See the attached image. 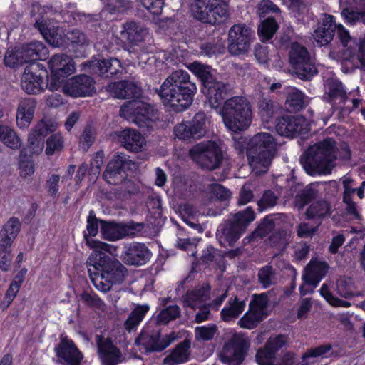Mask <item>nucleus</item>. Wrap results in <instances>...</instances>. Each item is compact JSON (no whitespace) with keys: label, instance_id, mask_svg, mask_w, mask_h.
I'll list each match as a JSON object with an SVG mask.
<instances>
[{"label":"nucleus","instance_id":"13d9d810","mask_svg":"<svg viewBox=\"0 0 365 365\" xmlns=\"http://www.w3.org/2000/svg\"><path fill=\"white\" fill-rule=\"evenodd\" d=\"M275 354L267 348L259 349L256 354V361L260 365H277Z\"/></svg>","mask_w":365,"mask_h":365},{"label":"nucleus","instance_id":"b1692460","mask_svg":"<svg viewBox=\"0 0 365 365\" xmlns=\"http://www.w3.org/2000/svg\"><path fill=\"white\" fill-rule=\"evenodd\" d=\"M151 252L143 244L133 243L125 248L122 254L123 261L129 265L140 266L150 258Z\"/></svg>","mask_w":365,"mask_h":365},{"label":"nucleus","instance_id":"412c9836","mask_svg":"<svg viewBox=\"0 0 365 365\" xmlns=\"http://www.w3.org/2000/svg\"><path fill=\"white\" fill-rule=\"evenodd\" d=\"M178 338L175 332L160 338L158 336H150L143 333L136 339L135 344L139 346L141 352L160 351L168 347Z\"/></svg>","mask_w":365,"mask_h":365},{"label":"nucleus","instance_id":"a878e982","mask_svg":"<svg viewBox=\"0 0 365 365\" xmlns=\"http://www.w3.org/2000/svg\"><path fill=\"white\" fill-rule=\"evenodd\" d=\"M227 91L226 84L219 81H215L212 83H209L202 88V92L207 96L210 107L220 110L222 102L227 97Z\"/></svg>","mask_w":365,"mask_h":365},{"label":"nucleus","instance_id":"6ab92c4d","mask_svg":"<svg viewBox=\"0 0 365 365\" xmlns=\"http://www.w3.org/2000/svg\"><path fill=\"white\" fill-rule=\"evenodd\" d=\"M40 64L33 63L26 67L21 80V86L24 91L29 94L41 93L48 83H46L43 77L38 73Z\"/></svg>","mask_w":365,"mask_h":365},{"label":"nucleus","instance_id":"8fccbe9b","mask_svg":"<svg viewBox=\"0 0 365 365\" xmlns=\"http://www.w3.org/2000/svg\"><path fill=\"white\" fill-rule=\"evenodd\" d=\"M336 289L338 294L344 298H349L355 295L353 282L350 278L340 277L336 282Z\"/></svg>","mask_w":365,"mask_h":365},{"label":"nucleus","instance_id":"f3484780","mask_svg":"<svg viewBox=\"0 0 365 365\" xmlns=\"http://www.w3.org/2000/svg\"><path fill=\"white\" fill-rule=\"evenodd\" d=\"M329 266L324 262L312 259L307 266L302 277L304 283L300 287L302 295L312 292L318 285L321 279L326 275Z\"/></svg>","mask_w":365,"mask_h":365},{"label":"nucleus","instance_id":"79ce46f5","mask_svg":"<svg viewBox=\"0 0 365 365\" xmlns=\"http://www.w3.org/2000/svg\"><path fill=\"white\" fill-rule=\"evenodd\" d=\"M245 303L242 301L234 300L232 302L225 307L222 312L221 316L224 321H230L238 317L245 309Z\"/></svg>","mask_w":365,"mask_h":365},{"label":"nucleus","instance_id":"49530a36","mask_svg":"<svg viewBox=\"0 0 365 365\" xmlns=\"http://www.w3.org/2000/svg\"><path fill=\"white\" fill-rule=\"evenodd\" d=\"M331 349V346L330 344H324L310 349L303 355L302 361L305 363L306 365L314 363V358L327 357Z\"/></svg>","mask_w":365,"mask_h":365},{"label":"nucleus","instance_id":"4d7b16f0","mask_svg":"<svg viewBox=\"0 0 365 365\" xmlns=\"http://www.w3.org/2000/svg\"><path fill=\"white\" fill-rule=\"evenodd\" d=\"M326 87L331 97L345 98L346 91L339 81L334 78L329 79L327 81Z\"/></svg>","mask_w":365,"mask_h":365},{"label":"nucleus","instance_id":"de8ad7c7","mask_svg":"<svg viewBox=\"0 0 365 365\" xmlns=\"http://www.w3.org/2000/svg\"><path fill=\"white\" fill-rule=\"evenodd\" d=\"M361 11L358 9H353L346 8L341 11V16L345 22L350 25L356 24L358 22H363L365 24V5Z\"/></svg>","mask_w":365,"mask_h":365},{"label":"nucleus","instance_id":"c9c22d12","mask_svg":"<svg viewBox=\"0 0 365 365\" xmlns=\"http://www.w3.org/2000/svg\"><path fill=\"white\" fill-rule=\"evenodd\" d=\"M190 343L183 341L180 343L173 352L164 359V363L168 365H175L184 363L189 357Z\"/></svg>","mask_w":365,"mask_h":365},{"label":"nucleus","instance_id":"2f4dec72","mask_svg":"<svg viewBox=\"0 0 365 365\" xmlns=\"http://www.w3.org/2000/svg\"><path fill=\"white\" fill-rule=\"evenodd\" d=\"M108 91L113 97L116 98H126L140 94V88L129 81L112 83L108 86Z\"/></svg>","mask_w":365,"mask_h":365},{"label":"nucleus","instance_id":"72a5a7b5","mask_svg":"<svg viewBox=\"0 0 365 365\" xmlns=\"http://www.w3.org/2000/svg\"><path fill=\"white\" fill-rule=\"evenodd\" d=\"M36 26L48 43L54 47H58L63 44L61 34L56 31L54 26H51L50 23L48 24L43 18L36 19Z\"/></svg>","mask_w":365,"mask_h":365},{"label":"nucleus","instance_id":"7c9ffc66","mask_svg":"<svg viewBox=\"0 0 365 365\" xmlns=\"http://www.w3.org/2000/svg\"><path fill=\"white\" fill-rule=\"evenodd\" d=\"M336 31L340 41L344 47V51L342 56V60L355 61V58L353 56V52L356 51L359 46L355 41L351 37L349 31L341 24H336Z\"/></svg>","mask_w":365,"mask_h":365},{"label":"nucleus","instance_id":"603ef678","mask_svg":"<svg viewBox=\"0 0 365 365\" xmlns=\"http://www.w3.org/2000/svg\"><path fill=\"white\" fill-rule=\"evenodd\" d=\"M264 317H265L263 315L250 308L249 311L239 321V324L242 327L250 329L254 328L257 324Z\"/></svg>","mask_w":365,"mask_h":365},{"label":"nucleus","instance_id":"6e6d98bb","mask_svg":"<svg viewBox=\"0 0 365 365\" xmlns=\"http://www.w3.org/2000/svg\"><path fill=\"white\" fill-rule=\"evenodd\" d=\"M180 314L178 306H170L163 309L157 317V322L159 324H165L170 321L175 319Z\"/></svg>","mask_w":365,"mask_h":365},{"label":"nucleus","instance_id":"37998d69","mask_svg":"<svg viewBox=\"0 0 365 365\" xmlns=\"http://www.w3.org/2000/svg\"><path fill=\"white\" fill-rule=\"evenodd\" d=\"M278 29V24L276 21L268 17L262 21L258 28V33L262 41L270 39Z\"/></svg>","mask_w":365,"mask_h":365},{"label":"nucleus","instance_id":"aec40b11","mask_svg":"<svg viewBox=\"0 0 365 365\" xmlns=\"http://www.w3.org/2000/svg\"><path fill=\"white\" fill-rule=\"evenodd\" d=\"M276 130L280 135L305 134L309 130L308 121L302 115H287L277 120Z\"/></svg>","mask_w":365,"mask_h":365},{"label":"nucleus","instance_id":"680f3d73","mask_svg":"<svg viewBox=\"0 0 365 365\" xmlns=\"http://www.w3.org/2000/svg\"><path fill=\"white\" fill-rule=\"evenodd\" d=\"M11 245L0 242V269L4 271H7L10 267L11 261Z\"/></svg>","mask_w":365,"mask_h":365},{"label":"nucleus","instance_id":"0eeeda50","mask_svg":"<svg viewBox=\"0 0 365 365\" xmlns=\"http://www.w3.org/2000/svg\"><path fill=\"white\" fill-rule=\"evenodd\" d=\"M249 346L250 341L244 334L229 331L225 334L224 346L218 355L219 359L227 365H240L244 360Z\"/></svg>","mask_w":365,"mask_h":365},{"label":"nucleus","instance_id":"20e7f679","mask_svg":"<svg viewBox=\"0 0 365 365\" xmlns=\"http://www.w3.org/2000/svg\"><path fill=\"white\" fill-rule=\"evenodd\" d=\"M275 150L276 142L269 133H257L250 140L247 155L250 166L256 175L268 170Z\"/></svg>","mask_w":365,"mask_h":365},{"label":"nucleus","instance_id":"4be33fe9","mask_svg":"<svg viewBox=\"0 0 365 365\" xmlns=\"http://www.w3.org/2000/svg\"><path fill=\"white\" fill-rule=\"evenodd\" d=\"M57 361L66 365H80L83 355L67 337H61V342L55 348Z\"/></svg>","mask_w":365,"mask_h":365},{"label":"nucleus","instance_id":"39448f33","mask_svg":"<svg viewBox=\"0 0 365 365\" xmlns=\"http://www.w3.org/2000/svg\"><path fill=\"white\" fill-rule=\"evenodd\" d=\"M225 127L233 133L247 130L252 120L251 106L243 97L235 96L227 100L219 110Z\"/></svg>","mask_w":365,"mask_h":365},{"label":"nucleus","instance_id":"09e8293b","mask_svg":"<svg viewBox=\"0 0 365 365\" xmlns=\"http://www.w3.org/2000/svg\"><path fill=\"white\" fill-rule=\"evenodd\" d=\"M89 273L93 285L98 290L102 292L109 291L114 284L111 281L106 279L98 271H94L93 268H91V272Z\"/></svg>","mask_w":365,"mask_h":365},{"label":"nucleus","instance_id":"f03ea898","mask_svg":"<svg viewBox=\"0 0 365 365\" xmlns=\"http://www.w3.org/2000/svg\"><path fill=\"white\" fill-rule=\"evenodd\" d=\"M57 128V123L51 120L39 121L29 135V145L20 151L18 173L24 181H30L35 173L33 155L40 154L44 148V138Z\"/></svg>","mask_w":365,"mask_h":365},{"label":"nucleus","instance_id":"338daca9","mask_svg":"<svg viewBox=\"0 0 365 365\" xmlns=\"http://www.w3.org/2000/svg\"><path fill=\"white\" fill-rule=\"evenodd\" d=\"M209 190L213 197L220 200H227L231 196L230 192L220 184L211 185Z\"/></svg>","mask_w":365,"mask_h":365},{"label":"nucleus","instance_id":"0e129e2a","mask_svg":"<svg viewBox=\"0 0 365 365\" xmlns=\"http://www.w3.org/2000/svg\"><path fill=\"white\" fill-rule=\"evenodd\" d=\"M287 343V338L284 335H274L267 340L265 346L276 354V352L285 346Z\"/></svg>","mask_w":365,"mask_h":365},{"label":"nucleus","instance_id":"e433bc0d","mask_svg":"<svg viewBox=\"0 0 365 365\" xmlns=\"http://www.w3.org/2000/svg\"><path fill=\"white\" fill-rule=\"evenodd\" d=\"M21 227L20 221L16 218H11L0 231V242L11 245L16 237Z\"/></svg>","mask_w":365,"mask_h":365},{"label":"nucleus","instance_id":"7ed1b4c3","mask_svg":"<svg viewBox=\"0 0 365 365\" xmlns=\"http://www.w3.org/2000/svg\"><path fill=\"white\" fill-rule=\"evenodd\" d=\"M86 245L93 250L86 262L88 272L93 268L115 284L123 280L126 273L125 267L119 261L106 255V252H111L110 245L86 238Z\"/></svg>","mask_w":365,"mask_h":365},{"label":"nucleus","instance_id":"3c124183","mask_svg":"<svg viewBox=\"0 0 365 365\" xmlns=\"http://www.w3.org/2000/svg\"><path fill=\"white\" fill-rule=\"evenodd\" d=\"M321 296L331 306L336 307H349L351 303L334 297L329 290L328 287L324 284L319 289Z\"/></svg>","mask_w":365,"mask_h":365},{"label":"nucleus","instance_id":"393cba45","mask_svg":"<svg viewBox=\"0 0 365 365\" xmlns=\"http://www.w3.org/2000/svg\"><path fill=\"white\" fill-rule=\"evenodd\" d=\"M336 23L331 15H324L314 30L313 37L319 46L329 43L334 36Z\"/></svg>","mask_w":365,"mask_h":365},{"label":"nucleus","instance_id":"4468645a","mask_svg":"<svg viewBox=\"0 0 365 365\" xmlns=\"http://www.w3.org/2000/svg\"><path fill=\"white\" fill-rule=\"evenodd\" d=\"M208 118L203 113H197L191 121L182 122L174 128L175 137L182 140L190 141L205 135L207 130Z\"/></svg>","mask_w":365,"mask_h":365},{"label":"nucleus","instance_id":"69168bd1","mask_svg":"<svg viewBox=\"0 0 365 365\" xmlns=\"http://www.w3.org/2000/svg\"><path fill=\"white\" fill-rule=\"evenodd\" d=\"M63 148V140L61 135H53L47 140V147L46 153L53 155L56 151L60 150Z\"/></svg>","mask_w":365,"mask_h":365},{"label":"nucleus","instance_id":"4c0bfd02","mask_svg":"<svg viewBox=\"0 0 365 365\" xmlns=\"http://www.w3.org/2000/svg\"><path fill=\"white\" fill-rule=\"evenodd\" d=\"M98 348L103 361L108 365H115L120 361V352L110 341L98 342Z\"/></svg>","mask_w":365,"mask_h":365},{"label":"nucleus","instance_id":"9b49d317","mask_svg":"<svg viewBox=\"0 0 365 365\" xmlns=\"http://www.w3.org/2000/svg\"><path fill=\"white\" fill-rule=\"evenodd\" d=\"M190 158L202 168L214 170L218 168L223 153L216 143L202 142L194 145L189 151Z\"/></svg>","mask_w":365,"mask_h":365},{"label":"nucleus","instance_id":"dca6fc26","mask_svg":"<svg viewBox=\"0 0 365 365\" xmlns=\"http://www.w3.org/2000/svg\"><path fill=\"white\" fill-rule=\"evenodd\" d=\"M209 287L203 286L199 289L187 292L185 298L186 306L195 310L199 309L195 316V322L201 323L210 319V312L208 305Z\"/></svg>","mask_w":365,"mask_h":365},{"label":"nucleus","instance_id":"f257e3e1","mask_svg":"<svg viewBox=\"0 0 365 365\" xmlns=\"http://www.w3.org/2000/svg\"><path fill=\"white\" fill-rule=\"evenodd\" d=\"M197 91L196 85L190 80V75L182 70L173 72L162 83L159 90L163 104L175 112L188 108Z\"/></svg>","mask_w":365,"mask_h":365},{"label":"nucleus","instance_id":"f704fd0d","mask_svg":"<svg viewBox=\"0 0 365 365\" xmlns=\"http://www.w3.org/2000/svg\"><path fill=\"white\" fill-rule=\"evenodd\" d=\"M305 215L307 219L322 220L330 215V206L324 200L312 202L307 207Z\"/></svg>","mask_w":365,"mask_h":365},{"label":"nucleus","instance_id":"9d476101","mask_svg":"<svg viewBox=\"0 0 365 365\" xmlns=\"http://www.w3.org/2000/svg\"><path fill=\"white\" fill-rule=\"evenodd\" d=\"M48 67L51 71L48 88L51 91L59 89L64 81L76 71L73 58L63 53L53 55L48 61Z\"/></svg>","mask_w":365,"mask_h":365},{"label":"nucleus","instance_id":"c756f323","mask_svg":"<svg viewBox=\"0 0 365 365\" xmlns=\"http://www.w3.org/2000/svg\"><path fill=\"white\" fill-rule=\"evenodd\" d=\"M121 34L123 37L133 45H137L149 37L148 29L134 21L125 23Z\"/></svg>","mask_w":365,"mask_h":365},{"label":"nucleus","instance_id":"cd10ccee","mask_svg":"<svg viewBox=\"0 0 365 365\" xmlns=\"http://www.w3.org/2000/svg\"><path fill=\"white\" fill-rule=\"evenodd\" d=\"M125 161L124 154L115 155L108 163L103 174L104 179L110 184H118L124 178L122 167Z\"/></svg>","mask_w":365,"mask_h":365},{"label":"nucleus","instance_id":"5fc2aeb1","mask_svg":"<svg viewBox=\"0 0 365 365\" xmlns=\"http://www.w3.org/2000/svg\"><path fill=\"white\" fill-rule=\"evenodd\" d=\"M217 327L215 324L197 327L195 329V336L197 341L211 340L217 332Z\"/></svg>","mask_w":365,"mask_h":365},{"label":"nucleus","instance_id":"6e6552de","mask_svg":"<svg viewBox=\"0 0 365 365\" xmlns=\"http://www.w3.org/2000/svg\"><path fill=\"white\" fill-rule=\"evenodd\" d=\"M192 11L196 19L212 24L223 23L229 18L225 0H195Z\"/></svg>","mask_w":365,"mask_h":365},{"label":"nucleus","instance_id":"1a4fd4ad","mask_svg":"<svg viewBox=\"0 0 365 365\" xmlns=\"http://www.w3.org/2000/svg\"><path fill=\"white\" fill-rule=\"evenodd\" d=\"M120 115L139 127L148 128L157 119L154 108L141 100L127 102L120 108Z\"/></svg>","mask_w":365,"mask_h":365},{"label":"nucleus","instance_id":"a19ab883","mask_svg":"<svg viewBox=\"0 0 365 365\" xmlns=\"http://www.w3.org/2000/svg\"><path fill=\"white\" fill-rule=\"evenodd\" d=\"M0 140L9 148L18 149L21 145V141L15 131L6 125H0Z\"/></svg>","mask_w":365,"mask_h":365},{"label":"nucleus","instance_id":"a211bd4d","mask_svg":"<svg viewBox=\"0 0 365 365\" xmlns=\"http://www.w3.org/2000/svg\"><path fill=\"white\" fill-rule=\"evenodd\" d=\"M93 81L86 75H78L64 81L61 88L63 93L72 97H85L95 92Z\"/></svg>","mask_w":365,"mask_h":365},{"label":"nucleus","instance_id":"58836bf2","mask_svg":"<svg viewBox=\"0 0 365 365\" xmlns=\"http://www.w3.org/2000/svg\"><path fill=\"white\" fill-rule=\"evenodd\" d=\"M188 68L202 81L203 87H205L206 84L209 83H212L217 81L214 78L212 71L210 66L194 62L188 66Z\"/></svg>","mask_w":365,"mask_h":365},{"label":"nucleus","instance_id":"bf43d9fd","mask_svg":"<svg viewBox=\"0 0 365 365\" xmlns=\"http://www.w3.org/2000/svg\"><path fill=\"white\" fill-rule=\"evenodd\" d=\"M341 182L343 185V202H350L352 200V195L356 193V189L354 187V182L349 176L345 175L341 178Z\"/></svg>","mask_w":365,"mask_h":365},{"label":"nucleus","instance_id":"774afa93","mask_svg":"<svg viewBox=\"0 0 365 365\" xmlns=\"http://www.w3.org/2000/svg\"><path fill=\"white\" fill-rule=\"evenodd\" d=\"M356 48H358L357 53H355V51L353 52L355 58L354 63L352 61H345V62H349L354 67H357L358 64H360L361 67L365 68V41H361Z\"/></svg>","mask_w":365,"mask_h":365},{"label":"nucleus","instance_id":"052dcab7","mask_svg":"<svg viewBox=\"0 0 365 365\" xmlns=\"http://www.w3.org/2000/svg\"><path fill=\"white\" fill-rule=\"evenodd\" d=\"M267 304V299L266 294L255 295L254 299L250 304V308L265 317L267 315L265 312Z\"/></svg>","mask_w":365,"mask_h":365},{"label":"nucleus","instance_id":"c85d7f7f","mask_svg":"<svg viewBox=\"0 0 365 365\" xmlns=\"http://www.w3.org/2000/svg\"><path fill=\"white\" fill-rule=\"evenodd\" d=\"M36 107V102L34 98H27L21 101L16 111V123L20 128L29 127L31 123Z\"/></svg>","mask_w":365,"mask_h":365},{"label":"nucleus","instance_id":"a18cd8bd","mask_svg":"<svg viewBox=\"0 0 365 365\" xmlns=\"http://www.w3.org/2000/svg\"><path fill=\"white\" fill-rule=\"evenodd\" d=\"M303 93L296 88H292L286 101L287 109L290 111L301 110L304 103Z\"/></svg>","mask_w":365,"mask_h":365},{"label":"nucleus","instance_id":"c03bdc74","mask_svg":"<svg viewBox=\"0 0 365 365\" xmlns=\"http://www.w3.org/2000/svg\"><path fill=\"white\" fill-rule=\"evenodd\" d=\"M97 64L100 73L106 76L116 74L121 68L120 62L117 58L101 60Z\"/></svg>","mask_w":365,"mask_h":365},{"label":"nucleus","instance_id":"423d86ee","mask_svg":"<svg viewBox=\"0 0 365 365\" xmlns=\"http://www.w3.org/2000/svg\"><path fill=\"white\" fill-rule=\"evenodd\" d=\"M334 145V141L328 138L312 146L308 151L312 158L307 160L303 165L306 173L310 175L330 173L336 158Z\"/></svg>","mask_w":365,"mask_h":365},{"label":"nucleus","instance_id":"473e14b6","mask_svg":"<svg viewBox=\"0 0 365 365\" xmlns=\"http://www.w3.org/2000/svg\"><path fill=\"white\" fill-rule=\"evenodd\" d=\"M25 62L33 61H43L48 56V51L44 45L39 41L27 44L20 48Z\"/></svg>","mask_w":365,"mask_h":365},{"label":"nucleus","instance_id":"e2e57ef3","mask_svg":"<svg viewBox=\"0 0 365 365\" xmlns=\"http://www.w3.org/2000/svg\"><path fill=\"white\" fill-rule=\"evenodd\" d=\"M21 50L18 48L15 51H8L5 55L4 62L7 66L15 67L24 63V56L20 53Z\"/></svg>","mask_w":365,"mask_h":365},{"label":"nucleus","instance_id":"5701e85b","mask_svg":"<svg viewBox=\"0 0 365 365\" xmlns=\"http://www.w3.org/2000/svg\"><path fill=\"white\" fill-rule=\"evenodd\" d=\"M101 235L105 240L116 241L127 236L134 235L136 228L133 224L101 221Z\"/></svg>","mask_w":365,"mask_h":365},{"label":"nucleus","instance_id":"2eb2a0df","mask_svg":"<svg viewBox=\"0 0 365 365\" xmlns=\"http://www.w3.org/2000/svg\"><path fill=\"white\" fill-rule=\"evenodd\" d=\"M289 61L301 78L308 79L317 73L307 49L298 43H293L291 46Z\"/></svg>","mask_w":365,"mask_h":365},{"label":"nucleus","instance_id":"ea45409f","mask_svg":"<svg viewBox=\"0 0 365 365\" xmlns=\"http://www.w3.org/2000/svg\"><path fill=\"white\" fill-rule=\"evenodd\" d=\"M149 309L148 305H137L125 323V329L128 331L135 329L143 319Z\"/></svg>","mask_w":365,"mask_h":365},{"label":"nucleus","instance_id":"bb28decb","mask_svg":"<svg viewBox=\"0 0 365 365\" xmlns=\"http://www.w3.org/2000/svg\"><path fill=\"white\" fill-rule=\"evenodd\" d=\"M119 140L128 150L141 151L146 146V140L143 135L133 129H125L120 132Z\"/></svg>","mask_w":365,"mask_h":365},{"label":"nucleus","instance_id":"864d4df0","mask_svg":"<svg viewBox=\"0 0 365 365\" xmlns=\"http://www.w3.org/2000/svg\"><path fill=\"white\" fill-rule=\"evenodd\" d=\"M101 220L96 218L94 211L89 212L87 217L86 232L83 234L85 242L86 243V238L94 240L92 237H95L98 232V223Z\"/></svg>","mask_w":365,"mask_h":365},{"label":"nucleus","instance_id":"ddd939ff","mask_svg":"<svg viewBox=\"0 0 365 365\" xmlns=\"http://www.w3.org/2000/svg\"><path fill=\"white\" fill-rule=\"evenodd\" d=\"M255 220V213L251 207H247L244 211L238 212L222 230L220 242L232 245L240 237L247 225Z\"/></svg>","mask_w":365,"mask_h":365},{"label":"nucleus","instance_id":"f8f14e48","mask_svg":"<svg viewBox=\"0 0 365 365\" xmlns=\"http://www.w3.org/2000/svg\"><path fill=\"white\" fill-rule=\"evenodd\" d=\"M255 39L254 31L245 24H234L228 31L227 49L232 56L247 53Z\"/></svg>","mask_w":365,"mask_h":365}]
</instances>
